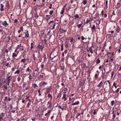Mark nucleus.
<instances>
[{"label":"nucleus","instance_id":"f257e3e1","mask_svg":"<svg viewBox=\"0 0 121 121\" xmlns=\"http://www.w3.org/2000/svg\"><path fill=\"white\" fill-rule=\"evenodd\" d=\"M57 55V52H54L53 51L52 52L50 55L51 58L53 59Z\"/></svg>","mask_w":121,"mask_h":121},{"label":"nucleus","instance_id":"f03ea898","mask_svg":"<svg viewBox=\"0 0 121 121\" xmlns=\"http://www.w3.org/2000/svg\"><path fill=\"white\" fill-rule=\"evenodd\" d=\"M34 60L35 59H38L39 58L40 56L39 53H34L33 55Z\"/></svg>","mask_w":121,"mask_h":121},{"label":"nucleus","instance_id":"7ed1b4c3","mask_svg":"<svg viewBox=\"0 0 121 121\" xmlns=\"http://www.w3.org/2000/svg\"><path fill=\"white\" fill-rule=\"evenodd\" d=\"M38 47L41 50H43L44 48V46H42V45L40 44L38 46Z\"/></svg>","mask_w":121,"mask_h":121},{"label":"nucleus","instance_id":"20e7f679","mask_svg":"<svg viewBox=\"0 0 121 121\" xmlns=\"http://www.w3.org/2000/svg\"><path fill=\"white\" fill-rule=\"evenodd\" d=\"M74 95V94H73L71 95L70 96L69 98V100L70 101H71L72 99H73L74 98L73 97V96Z\"/></svg>","mask_w":121,"mask_h":121},{"label":"nucleus","instance_id":"39448f33","mask_svg":"<svg viewBox=\"0 0 121 121\" xmlns=\"http://www.w3.org/2000/svg\"><path fill=\"white\" fill-rule=\"evenodd\" d=\"M43 42L44 43V44H45V46L46 47H48V45L47 43V40L46 39H45L43 41Z\"/></svg>","mask_w":121,"mask_h":121},{"label":"nucleus","instance_id":"423d86ee","mask_svg":"<svg viewBox=\"0 0 121 121\" xmlns=\"http://www.w3.org/2000/svg\"><path fill=\"white\" fill-rule=\"evenodd\" d=\"M48 105H49V107H50L52 106V102L51 101H49L48 102Z\"/></svg>","mask_w":121,"mask_h":121},{"label":"nucleus","instance_id":"0eeeda50","mask_svg":"<svg viewBox=\"0 0 121 121\" xmlns=\"http://www.w3.org/2000/svg\"><path fill=\"white\" fill-rule=\"evenodd\" d=\"M2 24L3 25L5 26H7V25H8V24L6 21H5L3 23H2Z\"/></svg>","mask_w":121,"mask_h":121},{"label":"nucleus","instance_id":"6e6552de","mask_svg":"<svg viewBox=\"0 0 121 121\" xmlns=\"http://www.w3.org/2000/svg\"><path fill=\"white\" fill-rule=\"evenodd\" d=\"M11 76H10L8 77V78L7 79V80H8L9 82H10L11 80Z\"/></svg>","mask_w":121,"mask_h":121},{"label":"nucleus","instance_id":"1a4fd4ad","mask_svg":"<svg viewBox=\"0 0 121 121\" xmlns=\"http://www.w3.org/2000/svg\"><path fill=\"white\" fill-rule=\"evenodd\" d=\"M66 95L65 94H64L63 95V99H64V100L66 101Z\"/></svg>","mask_w":121,"mask_h":121},{"label":"nucleus","instance_id":"9d476101","mask_svg":"<svg viewBox=\"0 0 121 121\" xmlns=\"http://www.w3.org/2000/svg\"><path fill=\"white\" fill-rule=\"evenodd\" d=\"M79 103V102L78 101H77V102H75L73 104H72V105H74L76 104H78Z\"/></svg>","mask_w":121,"mask_h":121},{"label":"nucleus","instance_id":"9b49d317","mask_svg":"<svg viewBox=\"0 0 121 121\" xmlns=\"http://www.w3.org/2000/svg\"><path fill=\"white\" fill-rule=\"evenodd\" d=\"M120 29L119 27H118L116 29V31L117 32H120Z\"/></svg>","mask_w":121,"mask_h":121},{"label":"nucleus","instance_id":"f8f14e48","mask_svg":"<svg viewBox=\"0 0 121 121\" xmlns=\"http://www.w3.org/2000/svg\"><path fill=\"white\" fill-rule=\"evenodd\" d=\"M54 22L53 21H51L50 22H49L48 23V24L49 25L52 26V24L53 23V22Z\"/></svg>","mask_w":121,"mask_h":121},{"label":"nucleus","instance_id":"ddd939ff","mask_svg":"<svg viewBox=\"0 0 121 121\" xmlns=\"http://www.w3.org/2000/svg\"><path fill=\"white\" fill-rule=\"evenodd\" d=\"M31 71V70L30 69L29 67H28L26 70V72H30Z\"/></svg>","mask_w":121,"mask_h":121},{"label":"nucleus","instance_id":"4468645a","mask_svg":"<svg viewBox=\"0 0 121 121\" xmlns=\"http://www.w3.org/2000/svg\"><path fill=\"white\" fill-rule=\"evenodd\" d=\"M64 9H65L64 8H63L62 9L61 12L60 13L61 14H62L64 13Z\"/></svg>","mask_w":121,"mask_h":121},{"label":"nucleus","instance_id":"2eb2a0df","mask_svg":"<svg viewBox=\"0 0 121 121\" xmlns=\"http://www.w3.org/2000/svg\"><path fill=\"white\" fill-rule=\"evenodd\" d=\"M16 54L14 53H13V58H14L15 57H16Z\"/></svg>","mask_w":121,"mask_h":121},{"label":"nucleus","instance_id":"dca6fc26","mask_svg":"<svg viewBox=\"0 0 121 121\" xmlns=\"http://www.w3.org/2000/svg\"><path fill=\"white\" fill-rule=\"evenodd\" d=\"M3 87L6 89H7V85L6 84H4L3 85Z\"/></svg>","mask_w":121,"mask_h":121},{"label":"nucleus","instance_id":"f3484780","mask_svg":"<svg viewBox=\"0 0 121 121\" xmlns=\"http://www.w3.org/2000/svg\"><path fill=\"white\" fill-rule=\"evenodd\" d=\"M20 73V71L19 70H17L15 73V74L18 73L19 74Z\"/></svg>","mask_w":121,"mask_h":121},{"label":"nucleus","instance_id":"a211bd4d","mask_svg":"<svg viewBox=\"0 0 121 121\" xmlns=\"http://www.w3.org/2000/svg\"><path fill=\"white\" fill-rule=\"evenodd\" d=\"M114 100H113L111 102V105L112 106H113V104H114Z\"/></svg>","mask_w":121,"mask_h":121},{"label":"nucleus","instance_id":"6ab92c4d","mask_svg":"<svg viewBox=\"0 0 121 121\" xmlns=\"http://www.w3.org/2000/svg\"><path fill=\"white\" fill-rule=\"evenodd\" d=\"M27 32L28 35H27L26 34L25 35V37L28 38V37L29 34H28V31Z\"/></svg>","mask_w":121,"mask_h":121},{"label":"nucleus","instance_id":"aec40b11","mask_svg":"<svg viewBox=\"0 0 121 121\" xmlns=\"http://www.w3.org/2000/svg\"><path fill=\"white\" fill-rule=\"evenodd\" d=\"M100 60H99V59L97 60V63H100Z\"/></svg>","mask_w":121,"mask_h":121},{"label":"nucleus","instance_id":"412c9836","mask_svg":"<svg viewBox=\"0 0 121 121\" xmlns=\"http://www.w3.org/2000/svg\"><path fill=\"white\" fill-rule=\"evenodd\" d=\"M87 3V1L86 0H84L83 1V3L84 4H86Z\"/></svg>","mask_w":121,"mask_h":121},{"label":"nucleus","instance_id":"4be33fe9","mask_svg":"<svg viewBox=\"0 0 121 121\" xmlns=\"http://www.w3.org/2000/svg\"><path fill=\"white\" fill-rule=\"evenodd\" d=\"M35 17L36 18H37L38 17V15L37 14V13H36V14H35Z\"/></svg>","mask_w":121,"mask_h":121},{"label":"nucleus","instance_id":"5701e85b","mask_svg":"<svg viewBox=\"0 0 121 121\" xmlns=\"http://www.w3.org/2000/svg\"><path fill=\"white\" fill-rule=\"evenodd\" d=\"M53 10H51L50 11V14L51 15H52L53 13Z\"/></svg>","mask_w":121,"mask_h":121},{"label":"nucleus","instance_id":"b1692460","mask_svg":"<svg viewBox=\"0 0 121 121\" xmlns=\"http://www.w3.org/2000/svg\"><path fill=\"white\" fill-rule=\"evenodd\" d=\"M55 23H54V24H53V27L51 29H52H52H54L55 27Z\"/></svg>","mask_w":121,"mask_h":121},{"label":"nucleus","instance_id":"393cba45","mask_svg":"<svg viewBox=\"0 0 121 121\" xmlns=\"http://www.w3.org/2000/svg\"><path fill=\"white\" fill-rule=\"evenodd\" d=\"M75 17L76 18H79V16H78V15L77 14H76L75 16Z\"/></svg>","mask_w":121,"mask_h":121},{"label":"nucleus","instance_id":"a878e982","mask_svg":"<svg viewBox=\"0 0 121 121\" xmlns=\"http://www.w3.org/2000/svg\"><path fill=\"white\" fill-rule=\"evenodd\" d=\"M92 28L93 29H95V26L94 25H93V26L92 27Z\"/></svg>","mask_w":121,"mask_h":121},{"label":"nucleus","instance_id":"bb28decb","mask_svg":"<svg viewBox=\"0 0 121 121\" xmlns=\"http://www.w3.org/2000/svg\"><path fill=\"white\" fill-rule=\"evenodd\" d=\"M47 83L45 82H44L43 83V86H44L46 85V84Z\"/></svg>","mask_w":121,"mask_h":121},{"label":"nucleus","instance_id":"cd10ccee","mask_svg":"<svg viewBox=\"0 0 121 121\" xmlns=\"http://www.w3.org/2000/svg\"><path fill=\"white\" fill-rule=\"evenodd\" d=\"M48 96L49 97H50L51 98H52V96L50 94H48Z\"/></svg>","mask_w":121,"mask_h":121},{"label":"nucleus","instance_id":"c85d7f7f","mask_svg":"<svg viewBox=\"0 0 121 121\" xmlns=\"http://www.w3.org/2000/svg\"><path fill=\"white\" fill-rule=\"evenodd\" d=\"M115 117V114H114L113 116L112 119L113 120L114 119V118Z\"/></svg>","mask_w":121,"mask_h":121},{"label":"nucleus","instance_id":"c756f323","mask_svg":"<svg viewBox=\"0 0 121 121\" xmlns=\"http://www.w3.org/2000/svg\"><path fill=\"white\" fill-rule=\"evenodd\" d=\"M18 22L17 21V19H16L14 21V22H15V23H17Z\"/></svg>","mask_w":121,"mask_h":121},{"label":"nucleus","instance_id":"7c9ffc66","mask_svg":"<svg viewBox=\"0 0 121 121\" xmlns=\"http://www.w3.org/2000/svg\"><path fill=\"white\" fill-rule=\"evenodd\" d=\"M1 115H0V121H1V120H3V118L1 116Z\"/></svg>","mask_w":121,"mask_h":121},{"label":"nucleus","instance_id":"2f4dec72","mask_svg":"<svg viewBox=\"0 0 121 121\" xmlns=\"http://www.w3.org/2000/svg\"><path fill=\"white\" fill-rule=\"evenodd\" d=\"M107 3H108V1H106V8H107L108 7L107 6Z\"/></svg>","mask_w":121,"mask_h":121},{"label":"nucleus","instance_id":"473e14b6","mask_svg":"<svg viewBox=\"0 0 121 121\" xmlns=\"http://www.w3.org/2000/svg\"><path fill=\"white\" fill-rule=\"evenodd\" d=\"M81 24H79L78 26V27L79 28L80 27H81Z\"/></svg>","mask_w":121,"mask_h":121},{"label":"nucleus","instance_id":"72a5a7b5","mask_svg":"<svg viewBox=\"0 0 121 121\" xmlns=\"http://www.w3.org/2000/svg\"><path fill=\"white\" fill-rule=\"evenodd\" d=\"M58 107L59 108H60L61 110H63V108H61V106H58Z\"/></svg>","mask_w":121,"mask_h":121},{"label":"nucleus","instance_id":"f704fd0d","mask_svg":"<svg viewBox=\"0 0 121 121\" xmlns=\"http://www.w3.org/2000/svg\"><path fill=\"white\" fill-rule=\"evenodd\" d=\"M73 38H72L71 39L70 42L71 43L73 41Z\"/></svg>","mask_w":121,"mask_h":121},{"label":"nucleus","instance_id":"c9c22d12","mask_svg":"<svg viewBox=\"0 0 121 121\" xmlns=\"http://www.w3.org/2000/svg\"><path fill=\"white\" fill-rule=\"evenodd\" d=\"M99 21V23H96V24L99 25L100 23V20H98Z\"/></svg>","mask_w":121,"mask_h":121},{"label":"nucleus","instance_id":"e433bc0d","mask_svg":"<svg viewBox=\"0 0 121 121\" xmlns=\"http://www.w3.org/2000/svg\"><path fill=\"white\" fill-rule=\"evenodd\" d=\"M98 77V76L97 74H95V78H97Z\"/></svg>","mask_w":121,"mask_h":121},{"label":"nucleus","instance_id":"4c0bfd02","mask_svg":"<svg viewBox=\"0 0 121 121\" xmlns=\"http://www.w3.org/2000/svg\"><path fill=\"white\" fill-rule=\"evenodd\" d=\"M114 74V73L113 72H112V73L111 74V77H112L113 75Z\"/></svg>","mask_w":121,"mask_h":121},{"label":"nucleus","instance_id":"58836bf2","mask_svg":"<svg viewBox=\"0 0 121 121\" xmlns=\"http://www.w3.org/2000/svg\"><path fill=\"white\" fill-rule=\"evenodd\" d=\"M96 110H94L93 112V114L94 115H95L96 114Z\"/></svg>","mask_w":121,"mask_h":121},{"label":"nucleus","instance_id":"ea45409f","mask_svg":"<svg viewBox=\"0 0 121 121\" xmlns=\"http://www.w3.org/2000/svg\"><path fill=\"white\" fill-rule=\"evenodd\" d=\"M20 29L22 31H23V27H20Z\"/></svg>","mask_w":121,"mask_h":121},{"label":"nucleus","instance_id":"a19ab883","mask_svg":"<svg viewBox=\"0 0 121 121\" xmlns=\"http://www.w3.org/2000/svg\"><path fill=\"white\" fill-rule=\"evenodd\" d=\"M25 60L24 59H22V62H25Z\"/></svg>","mask_w":121,"mask_h":121},{"label":"nucleus","instance_id":"79ce46f5","mask_svg":"<svg viewBox=\"0 0 121 121\" xmlns=\"http://www.w3.org/2000/svg\"><path fill=\"white\" fill-rule=\"evenodd\" d=\"M104 11L103 10H102L101 12V14L103 15L104 14Z\"/></svg>","mask_w":121,"mask_h":121},{"label":"nucleus","instance_id":"37998d69","mask_svg":"<svg viewBox=\"0 0 121 121\" xmlns=\"http://www.w3.org/2000/svg\"><path fill=\"white\" fill-rule=\"evenodd\" d=\"M21 79L19 77L17 78V80L18 81H19Z\"/></svg>","mask_w":121,"mask_h":121},{"label":"nucleus","instance_id":"c03bdc74","mask_svg":"<svg viewBox=\"0 0 121 121\" xmlns=\"http://www.w3.org/2000/svg\"><path fill=\"white\" fill-rule=\"evenodd\" d=\"M119 91V89L118 88L117 89L116 91V92H118Z\"/></svg>","mask_w":121,"mask_h":121},{"label":"nucleus","instance_id":"a18cd8bd","mask_svg":"<svg viewBox=\"0 0 121 121\" xmlns=\"http://www.w3.org/2000/svg\"><path fill=\"white\" fill-rule=\"evenodd\" d=\"M44 61H45V60H46V55H45L44 56Z\"/></svg>","mask_w":121,"mask_h":121},{"label":"nucleus","instance_id":"49530a36","mask_svg":"<svg viewBox=\"0 0 121 121\" xmlns=\"http://www.w3.org/2000/svg\"><path fill=\"white\" fill-rule=\"evenodd\" d=\"M97 86L98 87H101V86L100 85V84H99Z\"/></svg>","mask_w":121,"mask_h":121},{"label":"nucleus","instance_id":"de8ad7c7","mask_svg":"<svg viewBox=\"0 0 121 121\" xmlns=\"http://www.w3.org/2000/svg\"><path fill=\"white\" fill-rule=\"evenodd\" d=\"M82 40H84V39H86L84 38L83 37V36H82Z\"/></svg>","mask_w":121,"mask_h":121},{"label":"nucleus","instance_id":"09e8293b","mask_svg":"<svg viewBox=\"0 0 121 121\" xmlns=\"http://www.w3.org/2000/svg\"><path fill=\"white\" fill-rule=\"evenodd\" d=\"M50 6L49 7V9H51L52 8V4H50Z\"/></svg>","mask_w":121,"mask_h":121},{"label":"nucleus","instance_id":"8fccbe9b","mask_svg":"<svg viewBox=\"0 0 121 121\" xmlns=\"http://www.w3.org/2000/svg\"><path fill=\"white\" fill-rule=\"evenodd\" d=\"M5 52H6V53H7L8 52V50L7 49H5Z\"/></svg>","mask_w":121,"mask_h":121},{"label":"nucleus","instance_id":"3c124183","mask_svg":"<svg viewBox=\"0 0 121 121\" xmlns=\"http://www.w3.org/2000/svg\"><path fill=\"white\" fill-rule=\"evenodd\" d=\"M3 8H2L1 7L0 8V10L1 11H3L4 10V9H3Z\"/></svg>","mask_w":121,"mask_h":121},{"label":"nucleus","instance_id":"603ef678","mask_svg":"<svg viewBox=\"0 0 121 121\" xmlns=\"http://www.w3.org/2000/svg\"><path fill=\"white\" fill-rule=\"evenodd\" d=\"M1 8H3L4 7V6L2 4H1Z\"/></svg>","mask_w":121,"mask_h":121},{"label":"nucleus","instance_id":"864d4df0","mask_svg":"<svg viewBox=\"0 0 121 121\" xmlns=\"http://www.w3.org/2000/svg\"><path fill=\"white\" fill-rule=\"evenodd\" d=\"M31 76H30L29 77V79L30 80L31 79Z\"/></svg>","mask_w":121,"mask_h":121},{"label":"nucleus","instance_id":"5fc2aeb1","mask_svg":"<svg viewBox=\"0 0 121 121\" xmlns=\"http://www.w3.org/2000/svg\"><path fill=\"white\" fill-rule=\"evenodd\" d=\"M92 48H90L89 49V51H92Z\"/></svg>","mask_w":121,"mask_h":121},{"label":"nucleus","instance_id":"6e6d98bb","mask_svg":"<svg viewBox=\"0 0 121 121\" xmlns=\"http://www.w3.org/2000/svg\"><path fill=\"white\" fill-rule=\"evenodd\" d=\"M51 110H48V113H50L51 112Z\"/></svg>","mask_w":121,"mask_h":121},{"label":"nucleus","instance_id":"4d7b16f0","mask_svg":"<svg viewBox=\"0 0 121 121\" xmlns=\"http://www.w3.org/2000/svg\"><path fill=\"white\" fill-rule=\"evenodd\" d=\"M121 70V66L119 68V69L118 70V71H120Z\"/></svg>","mask_w":121,"mask_h":121},{"label":"nucleus","instance_id":"13d9d810","mask_svg":"<svg viewBox=\"0 0 121 121\" xmlns=\"http://www.w3.org/2000/svg\"><path fill=\"white\" fill-rule=\"evenodd\" d=\"M9 63H7V64L6 65V66H8V65H9Z\"/></svg>","mask_w":121,"mask_h":121},{"label":"nucleus","instance_id":"bf43d9fd","mask_svg":"<svg viewBox=\"0 0 121 121\" xmlns=\"http://www.w3.org/2000/svg\"><path fill=\"white\" fill-rule=\"evenodd\" d=\"M107 14H104V17H107Z\"/></svg>","mask_w":121,"mask_h":121},{"label":"nucleus","instance_id":"052dcab7","mask_svg":"<svg viewBox=\"0 0 121 121\" xmlns=\"http://www.w3.org/2000/svg\"><path fill=\"white\" fill-rule=\"evenodd\" d=\"M31 119L33 121H34L35 120V118H32Z\"/></svg>","mask_w":121,"mask_h":121},{"label":"nucleus","instance_id":"680f3d73","mask_svg":"<svg viewBox=\"0 0 121 121\" xmlns=\"http://www.w3.org/2000/svg\"><path fill=\"white\" fill-rule=\"evenodd\" d=\"M61 51H62L63 50V48L62 45V46H61Z\"/></svg>","mask_w":121,"mask_h":121},{"label":"nucleus","instance_id":"e2e57ef3","mask_svg":"<svg viewBox=\"0 0 121 121\" xmlns=\"http://www.w3.org/2000/svg\"><path fill=\"white\" fill-rule=\"evenodd\" d=\"M67 52V51L66 50H65V52H64V53H65V54H66Z\"/></svg>","mask_w":121,"mask_h":121},{"label":"nucleus","instance_id":"0e129e2a","mask_svg":"<svg viewBox=\"0 0 121 121\" xmlns=\"http://www.w3.org/2000/svg\"><path fill=\"white\" fill-rule=\"evenodd\" d=\"M41 67L42 68H43V67L44 66V65H43V64L41 65Z\"/></svg>","mask_w":121,"mask_h":121},{"label":"nucleus","instance_id":"69168bd1","mask_svg":"<svg viewBox=\"0 0 121 121\" xmlns=\"http://www.w3.org/2000/svg\"><path fill=\"white\" fill-rule=\"evenodd\" d=\"M38 92L39 93H40V91L39 90H38Z\"/></svg>","mask_w":121,"mask_h":121},{"label":"nucleus","instance_id":"338daca9","mask_svg":"<svg viewBox=\"0 0 121 121\" xmlns=\"http://www.w3.org/2000/svg\"><path fill=\"white\" fill-rule=\"evenodd\" d=\"M80 115V113H78L77 114V117H78V116H79Z\"/></svg>","mask_w":121,"mask_h":121},{"label":"nucleus","instance_id":"774afa93","mask_svg":"<svg viewBox=\"0 0 121 121\" xmlns=\"http://www.w3.org/2000/svg\"><path fill=\"white\" fill-rule=\"evenodd\" d=\"M21 31V30H18V32L19 33H20Z\"/></svg>","mask_w":121,"mask_h":121}]
</instances>
